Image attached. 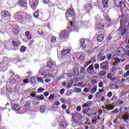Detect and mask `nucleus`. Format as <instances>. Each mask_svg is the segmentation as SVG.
I'll return each instance as SVG.
<instances>
[{
  "label": "nucleus",
  "mask_w": 129,
  "mask_h": 129,
  "mask_svg": "<svg viewBox=\"0 0 129 129\" xmlns=\"http://www.w3.org/2000/svg\"><path fill=\"white\" fill-rule=\"evenodd\" d=\"M1 17L5 21H10L11 20V13L8 11H2Z\"/></svg>",
  "instance_id": "obj_1"
},
{
  "label": "nucleus",
  "mask_w": 129,
  "mask_h": 129,
  "mask_svg": "<svg viewBox=\"0 0 129 129\" xmlns=\"http://www.w3.org/2000/svg\"><path fill=\"white\" fill-rule=\"evenodd\" d=\"M102 108L104 113H108V112H109V110L114 109V106L112 104H105V106H102Z\"/></svg>",
  "instance_id": "obj_2"
},
{
  "label": "nucleus",
  "mask_w": 129,
  "mask_h": 129,
  "mask_svg": "<svg viewBox=\"0 0 129 129\" xmlns=\"http://www.w3.org/2000/svg\"><path fill=\"white\" fill-rule=\"evenodd\" d=\"M80 42L81 43V47L84 49L87 48V50H89L91 48V46L88 45V42L85 39H80Z\"/></svg>",
  "instance_id": "obj_3"
},
{
  "label": "nucleus",
  "mask_w": 129,
  "mask_h": 129,
  "mask_svg": "<svg viewBox=\"0 0 129 129\" xmlns=\"http://www.w3.org/2000/svg\"><path fill=\"white\" fill-rule=\"evenodd\" d=\"M100 67L102 70H108V61L106 60L100 64Z\"/></svg>",
  "instance_id": "obj_4"
},
{
  "label": "nucleus",
  "mask_w": 129,
  "mask_h": 129,
  "mask_svg": "<svg viewBox=\"0 0 129 129\" xmlns=\"http://www.w3.org/2000/svg\"><path fill=\"white\" fill-rule=\"evenodd\" d=\"M66 18H69V17H75V12H74V10L69 9L66 13Z\"/></svg>",
  "instance_id": "obj_5"
},
{
  "label": "nucleus",
  "mask_w": 129,
  "mask_h": 129,
  "mask_svg": "<svg viewBox=\"0 0 129 129\" xmlns=\"http://www.w3.org/2000/svg\"><path fill=\"white\" fill-rule=\"evenodd\" d=\"M60 39H66L68 37V33L65 30L61 31L59 34Z\"/></svg>",
  "instance_id": "obj_6"
},
{
  "label": "nucleus",
  "mask_w": 129,
  "mask_h": 129,
  "mask_svg": "<svg viewBox=\"0 0 129 129\" xmlns=\"http://www.w3.org/2000/svg\"><path fill=\"white\" fill-rule=\"evenodd\" d=\"M128 108L127 107L126 105H123L120 109V111L121 113H126V112H127Z\"/></svg>",
  "instance_id": "obj_7"
},
{
  "label": "nucleus",
  "mask_w": 129,
  "mask_h": 129,
  "mask_svg": "<svg viewBox=\"0 0 129 129\" xmlns=\"http://www.w3.org/2000/svg\"><path fill=\"white\" fill-rule=\"evenodd\" d=\"M92 70H94V67H93V63H92L86 69L87 72L90 75H92Z\"/></svg>",
  "instance_id": "obj_8"
},
{
  "label": "nucleus",
  "mask_w": 129,
  "mask_h": 129,
  "mask_svg": "<svg viewBox=\"0 0 129 129\" xmlns=\"http://www.w3.org/2000/svg\"><path fill=\"white\" fill-rule=\"evenodd\" d=\"M123 28H124V26H122V24H121V23H120V26L118 30L121 31L122 35H124V34L126 33V29Z\"/></svg>",
  "instance_id": "obj_9"
},
{
  "label": "nucleus",
  "mask_w": 129,
  "mask_h": 129,
  "mask_svg": "<svg viewBox=\"0 0 129 129\" xmlns=\"http://www.w3.org/2000/svg\"><path fill=\"white\" fill-rule=\"evenodd\" d=\"M29 4L31 7H37L38 6V1L37 0H30Z\"/></svg>",
  "instance_id": "obj_10"
},
{
  "label": "nucleus",
  "mask_w": 129,
  "mask_h": 129,
  "mask_svg": "<svg viewBox=\"0 0 129 129\" xmlns=\"http://www.w3.org/2000/svg\"><path fill=\"white\" fill-rule=\"evenodd\" d=\"M70 49H63L61 51V54L62 56H65V55L69 54V53H70Z\"/></svg>",
  "instance_id": "obj_11"
},
{
  "label": "nucleus",
  "mask_w": 129,
  "mask_h": 129,
  "mask_svg": "<svg viewBox=\"0 0 129 129\" xmlns=\"http://www.w3.org/2000/svg\"><path fill=\"white\" fill-rule=\"evenodd\" d=\"M95 28L96 30L99 31V30H102L104 28V26L100 23H98L96 25Z\"/></svg>",
  "instance_id": "obj_12"
},
{
  "label": "nucleus",
  "mask_w": 129,
  "mask_h": 129,
  "mask_svg": "<svg viewBox=\"0 0 129 129\" xmlns=\"http://www.w3.org/2000/svg\"><path fill=\"white\" fill-rule=\"evenodd\" d=\"M19 32L20 31H19V29H18V28H17V27L13 28L12 30L13 35H18V34H19Z\"/></svg>",
  "instance_id": "obj_13"
},
{
  "label": "nucleus",
  "mask_w": 129,
  "mask_h": 129,
  "mask_svg": "<svg viewBox=\"0 0 129 129\" xmlns=\"http://www.w3.org/2000/svg\"><path fill=\"white\" fill-rule=\"evenodd\" d=\"M12 109L16 111H19V110H21V106L18 104H15Z\"/></svg>",
  "instance_id": "obj_14"
},
{
  "label": "nucleus",
  "mask_w": 129,
  "mask_h": 129,
  "mask_svg": "<svg viewBox=\"0 0 129 129\" xmlns=\"http://www.w3.org/2000/svg\"><path fill=\"white\" fill-rule=\"evenodd\" d=\"M55 64L56 63H55V62H52V61H49L47 63V67H48V68H53V66H55Z\"/></svg>",
  "instance_id": "obj_15"
},
{
  "label": "nucleus",
  "mask_w": 129,
  "mask_h": 129,
  "mask_svg": "<svg viewBox=\"0 0 129 129\" xmlns=\"http://www.w3.org/2000/svg\"><path fill=\"white\" fill-rule=\"evenodd\" d=\"M103 39H104V36L103 34H99L97 37V41L98 42H102L103 41Z\"/></svg>",
  "instance_id": "obj_16"
},
{
  "label": "nucleus",
  "mask_w": 129,
  "mask_h": 129,
  "mask_svg": "<svg viewBox=\"0 0 129 129\" xmlns=\"http://www.w3.org/2000/svg\"><path fill=\"white\" fill-rule=\"evenodd\" d=\"M16 17H18V19H23V17H24V13H22L21 12H18L16 14Z\"/></svg>",
  "instance_id": "obj_17"
},
{
  "label": "nucleus",
  "mask_w": 129,
  "mask_h": 129,
  "mask_svg": "<svg viewBox=\"0 0 129 129\" xmlns=\"http://www.w3.org/2000/svg\"><path fill=\"white\" fill-rule=\"evenodd\" d=\"M99 119H100V116H98L97 117H96V116H95L93 118L92 121L93 123H95V124H96V123H97V120H99Z\"/></svg>",
  "instance_id": "obj_18"
},
{
  "label": "nucleus",
  "mask_w": 129,
  "mask_h": 129,
  "mask_svg": "<svg viewBox=\"0 0 129 129\" xmlns=\"http://www.w3.org/2000/svg\"><path fill=\"white\" fill-rule=\"evenodd\" d=\"M122 118L123 119V120L125 122H127V121H126V120H128L129 114H124L122 116Z\"/></svg>",
  "instance_id": "obj_19"
},
{
  "label": "nucleus",
  "mask_w": 129,
  "mask_h": 129,
  "mask_svg": "<svg viewBox=\"0 0 129 129\" xmlns=\"http://www.w3.org/2000/svg\"><path fill=\"white\" fill-rule=\"evenodd\" d=\"M92 104V102L91 101H88L83 104H82V107H87L88 106H90Z\"/></svg>",
  "instance_id": "obj_20"
},
{
  "label": "nucleus",
  "mask_w": 129,
  "mask_h": 129,
  "mask_svg": "<svg viewBox=\"0 0 129 129\" xmlns=\"http://www.w3.org/2000/svg\"><path fill=\"white\" fill-rule=\"evenodd\" d=\"M85 59V54L84 53H82L80 55L79 57V60L80 61H84V59Z\"/></svg>",
  "instance_id": "obj_21"
},
{
  "label": "nucleus",
  "mask_w": 129,
  "mask_h": 129,
  "mask_svg": "<svg viewBox=\"0 0 129 129\" xmlns=\"http://www.w3.org/2000/svg\"><path fill=\"white\" fill-rule=\"evenodd\" d=\"M19 4L23 8H26L27 7V3H26V2L23 0L20 1Z\"/></svg>",
  "instance_id": "obj_22"
},
{
  "label": "nucleus",
  "mask_w": 129,
  "mask_h": 129,
  "mask_svg": "<svg viewBox=\"0 0 129 129\" xmlns=\"http://www.w3.org/2000/svg\"><path fill=\"white\" fill-rule=\"evenodd\" d=\"M25 36L28 38V40H31L32 39V35H31V33H30V32L26 31L25 32Z\"/></svg>",
  "instance_id": "obj_23"
},
{
  "label": "nucleus",
  "mask_w": 129,
  "mask_h": 129,
  "mask_svg": "<svg viewBox=\"0 0 129 129\" xmlns=\"http://www.w3.org/2000/svg\"><path fill=\"white\" fill-rule=\"evenodd\" d=\"M36 99H38V100H43L44 98H45V97L44 96V95L42 94L40 95H37L36 96Z\"/></svg>",
  "instance_id": "obj_24"
},
{
  "label": "nucleus",
  "mask_w": 129,
  "mask_h": 129,
  "mask_svg": "<svg viewBox=\"0 0 129 129\" xmlns=\"http://www.w3.org/2000/svg\"><path fill=\"white\" fill-rule=\"evenodd\" d=\"M78 66H75L74 68V75H77V74H78Z\"/></svg>",
  "instance_id": "obj_25"
},
{
  "label": "nucleus",
  "mask_w": 129,
  "mask_h": 129,
  "mask_svg": "<svg viewBox=\"0 0 129 129\" xmlns=\"http://www.w3.org/2000/svg\"><path fill=\"white\" fill-rule=\"evenodd\" d=\"M9 83H10L11 85H15V84L17 83V81L15 79H11L9 81Z\"/></svg>",
  "instance_id": "obj_26"
},
{
  "label": "nucleus",
  "mask_w": 129,
  "mask_h": 129,
  "mask_svg": "<svg viewBox=\"0 0 129 129\" xmlns=\"http://www.w3.org/2000/svg\"><path fill=\"white\" fill-rule=\"evenodd\" d=\"M108 3L107 0H103L102 4L103 5L104 8H107Z\"/></svg>",
  "instance_id": "obj_27"
},
{
  "label": "nucleus",
  "mask_w": 129,
  "mask_h": 129,
  "mask_svg": "<svg viewBox=\"0 0 129 129\" xmlns=\"http://www.w3.org/2000/svg\"><path fill=\"white\" fill-rule=\"evenodd\" d=\"M118 111H119L118 109L116 108L114 110H112L110 114H116V113H117Z\"/></svg>",
  "instance_id": "obj_28"
},
{
  "label": "nucleus",
  "mask_w": 129,
  "mask_h": 129,
  "mask_svg": "<svg viewBox=\"0 0 129 129\" xmlns=\"http://www.w3.org/2000/svg\"><path fill=\"white\" fill-rule=\"evenodd\" d=\"M40 111L41 112H43L46 110V106L45 105H41L40 106Z\"/></svg>",
  "instance_id": "obj_29"
},
{
  "label": "nucleus",
  "mask_w": 129,
  "mask_h": 129,
  "mask_svg": "<svg viewBox=\"0 0 129 129\" xmlns=\"http://www.w3.org/2000/svg\"><path fill=\"white\" fill-rule=\"evenodd\" d=\"M106 74V72L105 71H101L99 72L100 76H104Z\"/></svg>",
  "instance_id": "obj_30"
},
{
  "label": "nucleus",
  "mask_w": 129,
  "mask_h": 129,
  "mask_svg": "<svg viewBox=\"0 0 129 129\" xmlns=\"http://www.w3.org/2000/svg\"><path fill=\"white\" fill-rule=\"evenodd\" d=\"M12 44H13V46H14V47H16V48L18 47V46L19 45V43L16 42V41H12Z\"/></svg>",
  "instance_id": "obj_31"
},
{
  "label": "nucleus",
  "mask_w": 129,
  "mask_h": 129,
  "mask_svg": "<svg viewBox=\"0 0 129 129\" xmlns=\"http://www.w3.org/2000/svg\"><path fill=\"white\" fill-rule=\"evenodd\" d=\"M30 80L32 83H36V82H37V81L36 80V78H35L34 77H31L30 78Z\"/></svg>",
  "instance_id": "obj_32"
},
{
  "label": "nucleus",
  "mask_w": 129,
  "mask_h": 129,
  "mask_svg": "<svg viewBox=\"0 0 129 129\" xmlns=\"http://www.w3.org/2000/svg\"><path fill=\"white\" fill-rule=\"evenodd\" d=\"M0 65H5V66L8 65V62L6 61V59L4 58L3 62L0 63Z\"/></svg>",
  "instance_id": "obj_33"
},
{
  "label": "nucleus",
  "mask_w": 129,
  "mask_h": 129,
  "mask_svg": "<svg viewBox=\"0 0 129 129\" xmlns=\"http://www.w3.org/2000/svg\"><path fill=\"white\" fill-rule=\"evenodd\" d=\"M27 48H26V47L23 46L21 47L20 48V51L24 53V52H25Z\"/></svg>",
  "instance_id": "obj_34"
},
{
  "label": "nucleus",
  "mask_w": 129,
  "mask_h": 129,
  "mask_svg": "<svg viewBox=\"0 0 129 129\" xmlns=\"http://www.w3.org/2000/svg\"><path fill=\"white\" fill-rule=\"evenodd\" d=\"M34 17L35 18H38L39 17V11H35L34 15Z\"/></svg>",
  "instance_id": "obj_35"
},
{
  "label": "nucleus",
  "mask_w": 129,
  "mask_h": 129,
  "mask_svg": "<svg viewBox=\"0 0 129 129\" xmlns=\"http://www.w3.org/2000/svg\"><path fill=\"white\" fill-rule=\"evenodd\" d=\"M67 125H68L67 123H63L60 124V126L61 127H63V128L67 127Z\"/></svg>",
  "instance_id": "obj_36"
},
{
  "label": "nucleus",
  "mask_w": 129,
  "mask_h": 129,
  "mask_svg": "<svg viewBox=\"0 0 129 129\" xmlns=\"http://www.w3.org/2000/svg\"><path fill=\"white\" fill-rule=\"evenodd\" d=\"M114 60L116 61V63H120V59L118 57H115Z\"/></svg>",
  "instance_id": "obj_37"
},
{
  "label": "nucleus",
  "mask_w": 129,
  "mask_h": 129,
  "mask_svg": "<svg viewBox=\"0 0 129 129\" xmlns=\"http://www.w3.org/2000/svg\"><path fill=\"white\" fill-rule=\"evenodd\" d=\"M94 68L96 70H98V69H99V64L95 63L94 65Z\"/></svg>",
  "instance_id": "obj_38"
},
{
  "label": "nucleus",
  "mask_w": 129,
  "mask_h": 129,
  "mask_svg": "<svg viewBox=\"0 0 129 129\" xmlns=\"http://www.w3.org/2000/svg\"><path fill=\"white\" fill-rule=\"evenodd\" d=\"M85 72V69L84 68H81V71H80V74H83Z\"/></svg>",
  "instance_id": "obj_39"
},
{
  "label": "nucleus",
  "mask_w": 129,
  "mask_h": 129,
  "mask_svg": "<svg viewBox=\"0 0 129 129\" xmlns=\"http://www.w3.org/2000/svg\"><path fill=\"white\" fill-rule=\"evenodd\" d=\"M107 77L108 78V79H111L112 78V75H111V73L107 74Z\"/></svg>",
  "instance_id": "obj_40"
},
{
  "label": "nucleus",
  "mask_w": 129,
  "mask_h": 129,
  "mask_svg": "<svg viewBox=\"0 0 129 129\" xmlns=\"http://www.w3.org/2000/svg\"><path fill=\"white\" fill-rule=\"evenodd\" d=\"M56 41V37L53 36L52 37H51V43H54V42H55Z\"/></svg>",
  "instance_id": "obj_41"
},
{
  "label": "nucleus",
  "mask_w": 129,
  "mask_h": 129,
  "mask_svg": "<svg viewBox=\"0 0 129 129\" xmlns=\"http://www.w3.org/2000/svg\"><path fill=\"white\" fill-rule=\"evenodd\" d=\"M75 90L76 92H78V93L81 92V89H80V88H75Z\"/></svg>",
  "instance_id": "obj_42"
},
{
  "label": "nucleus",
  "mask_w": 129,
  "mask_h": 129,
  "mask_svg": "<svg viewBox=\"0 0 129 129\" xmlns=\"http://www.w3.org/2000/svg\"><path fill=\"white\" fill-rule=\"evenodd\" d=\"M71 94H72V92H71L70 91H68L66 93V95L68 96H71Z\"/></svg>",
  "instance_id": "obj_43"
},
{
  "label": "nucleus",
  "mask_w": 129,
  "mask_h": 129,
  "mask_svg": "<svg viewBox=\"0 0 129 129\" xmlns=\"http://www.w3.org/2000/svg\"><path fill=\"white\" fill-rule=\"evenodd\" d=\"M44 90V88L41 87L37 89V91H38V92H43V91Z\"/></svg>",
  "instance_id": "obj_44"
},
{
  "label": "nucleus",
  "mask_w": 129,
  "mask_h": 129,
  "mask_svg": "<svg viewBox=\"0 0 129 129\" xmlns=\"http://www.w3.org/2000/svg\"><path fill=\"white\" fill-rule=\"evenodd\" d=\"M65 92V89H61L60 91H59V93L60 94L63 95V93Z\"/></svg>",
  "instance_id": "obj_45"
},
{
  "label": "nucleus",
  "mask_w": 129,
  "mask_h": 129,
  "mask_svg": "<svg viewBox=\"0 0 129 129\" xmlns=\"http://www.w3.org/2000/svg\"><path fill=\"white\" fill-rule=\"evenodd\" d=\"M105 18H106V21H107V22H109V23H110L111 19L109 18V16H108V15H106Z\"/></svg>",
  "instance_id": "obj_46"
},
{
  "label": "nucleus",
  "mask_w": 129,
  "mask_h": 129,
  "mask_svg": "<svg viewBox=\"0 0 129 129\" xmlns=\"http://www.w3.org/2000/svg\"><path fill=\"white\" fill-rule=\"evenodd\" d=\"M97 90V89L95 87H94L92 89V93H95V92H96V91Z\"/></svg>",
  "instance_id": "obj_47"
},
{
  "label": "nucleus",
  "mask_w": 129,
  "mask_h": 129,
  "mask_svg": "<svg viewBox=\"0 0 129 129\" xmlns=\"http://www.w3.org/2000/svg\"><path fill=\"white\" fill-rule=\"evenodd\" d=\"M47 1L46 0H43V3L45 4V5H48V4L50 3V1L49 0H47Z\"/></svg>",
  "instance_id": "obj_48"
},
{
  "label": "nucleus",
  "mask_w": 129,
  "mask_h": 129,
  "mask_svg": "<svg viewBox=\"0 0 129 129\" xmlns=\"http://www.w3.org/2000/svg\"><path fill=\"white\" fill-rule=\"evenodd\" d=\"M30 104H31V102L30 101H27L25 103V105L26 106H30Z\"/></svg>",
  "instance_id": "obj_49"
},
{
  "label": "nucleus",
  "mask_w": 129,
  "mask_h": 129,
  "mask_svg": "<svg viewBox=\"0 0 129 129\" xmlns=\"http://www.w3.org/2000/svg\"><path fill=\"white\" fill-rule=\"evenodd\" d=\"M37 80L38 82H41V83H42V82H43V79H42L41 78H37Z\"/></svg>",
  "instance_id": "obj_50"
},
{
  "label": "nucleus",
  "mask_w": 129,
  "mask_h": 129,
  "mask_svg": "<svg viewBox=\"0 0 129 129\" xmlns=\"http://www.w3.org/2000/svg\"><path fill=\"white\" fill-rule=\"evenodd\" d=\"M128 75H129V70L128 71H127L126 73L124 74L123 76H124V77H127V76H128Z\"/></svg>",
  "instance_id": "obj_51"
},
{
  "label": "nucleus",
  "mask_w": 129,
  "mask_h": 129,
  "mask_svg": "<svg viewBox=\"0 0 129 129\" xmlns=\"http://www.w3.org/2000/svg\"><path fill=\"white\" fill-rule=\"evenodd\" d=\"M107 96H108V97H110L111 96H112V92H108Z\"/></svg>",
  "instance_id": "obj_52"
},
{
  "label": "nucleus",
  "mask_w": 129,
  "mask_h": 129,
  "mask_svg": "<svg viewBox=\"0 0 129 129\" xmlns=\"http://www.w3.org/2000/svg\"><path fill=\"white\" fill-rule=\"evenodd\" d=\"M99 87H102L103 86V83L102 82H100L98 84Z\"/></svg>",
  "instance_id": "obj_53"
},
{
  "label": "nucleus",
  "mask_w": 129,
  "mask_h": 129,
  "mask_svg": "<svg viewBox=\"0 0 129 129\" xmlns=\"http://www.w3.org/2000/svg\"><path fill=\"white\" fill-rule=\"evenodd\" d=\"M107 58L108 60H110V59H111V54H107Z\"/></svg>",
  "instance_id": "obj_54"
},
{
  "label": "nucleus",
  "mask_w": 129,
  "mask_h": 129,
  "mask_svg": "<svg viewBox=\"0 0 129 129\" xmlns=\"http://www.w3.org/2000/svg\"><path fill=\"white\" fill-rule=\"evenodd\" d=\"M23 83H25V84H26V83H29V79H26L25 80H23Z\"/></svg>",
  "instance_id": "obj_55"
},
{
  "label": "nucleus",
  "mask_w": 129,
  "mask_h": 129,
  "mask_svg": "<svg viewBox=\"0 0 129 129\" xmlns=\"http://www.w3.org/2000/svg\"><path fill=\"white\" fill-rule=\"evenodd\" d=\"M123 5H124V4L122 2H119V6L120 8H122V5L123 6Z\"/></svg>",
  "instance_id": "obj_56"
},
{
  "label": "nucleus",
  "mask_w": 129,
  "mask_h": 129,
  "mask_svg": "<svg viewBox=\"0 0 129 129\" xmlns=\"http://www.w3.org/2000/svg\"><path fill=\"white\" fill-rule=\"evenodd\" d=\"M126 42L127 43V44L125 45V48L129 49V40H127Z\"/></svg>",
  "instance_id": "obj_57"
},
{
  "label": "nucleus",
  "mask_w": 129,
  "mask_h": 129,
  "mask_svg": "<svg viewBox=\"0 0 129 129\" xmlns=\"http://www.w3.org/2000/svg\"><path fill=\"white\" fill-rule=\"evenodd\" d=\"M50 81H51V79L46 78L45 80V82H46V83H48V82H50Z\"/></svg>",
  "instance_id": "obj_58"
},
{
  "label": "nucleus",
  "mask_w": 129,
  "mask_h": 129,
  "mask_svg": "<svg viewBox=\"0 0 129 129\" xmlns=\"http://www.w3.org/2000/svg\"><path fill=\"white\" fill-rule=\"evenodd\" d=\"M60 101L62 103H65V99L63 98H60Z\"/></svg>",
  "instance_id": "obj_59"
},
{
  "label": "nucleus",
  "mask_w": 129,
  "mask_h": 129,
  "mask_svg": "<svg viewBox=\"0 0 129 129\" xmlns=\"http://www.w3.org/2000/svg\"><path fill=\"white\" fill-rule=\"evenodd\" d=\"M77 110L78 111H80V110H81V107L80 106H78L77 107Z\"/></svg>",
  "instance_id": "obj_60"
},
{
  "label": "nucleus",
  "mask_w": 129,
  "mask_h": 129,
  "mask_svg": "<svg viewBox=\"0 0 129 129\" xmlns=\"http://www.w3.org/2000/svg\"><path fill=\"white\" fill-rule=\"evenodd\" d=\"M54 98V95L51 94L50 96L49 97V99H53Z\"/></svg>",
  "instance_id": "obj_61"
},
{
  "label": "nucleus",
  "mask_w": 129,
  "mask_h": 129,
  "mask_svg": "<svg viewBox=\"0 0 129 129\" xmlns=\"http://www.w3.org/2000/svg\"><path fill=\"white\" fill-rule=\"evenodd\" d=\"M105 59V56H103L101 57L100 60L103 61V60H104Z\"/></svg>",
  "instance_id": "obj_62"
},
{
  "label": "nucleus",
  "mask_w": 129,
  "mask_h": 129,
  "mask_svg": "<svg viewBox=\"0 0 129 129\" xmlns=\"http://www.w3.org/2000/svg\"><path fill=\"white\" fill-rule=\"evenodd\" d=\"M88 91H89V90H88V88H85L84 89V92H88Z\"/></svg>",
  "instance_id": "obj_63"
},
{
  "label": "nucleus",
  "mask_w": 129,
  "mask_h": 129,
  "mask_svg": "<svg viewBox=\"0 0 129 129\" xmlns=\"http://www.w3.org/2000/svg\"><path fill=\"white\" fill-rule=\"evenodd\" d=\"M125 69L126 70H128L129 69V65L128 64H127L125 67Z\"/></svg>",
  "instance_id": "obj_64"
}]
</instances>
